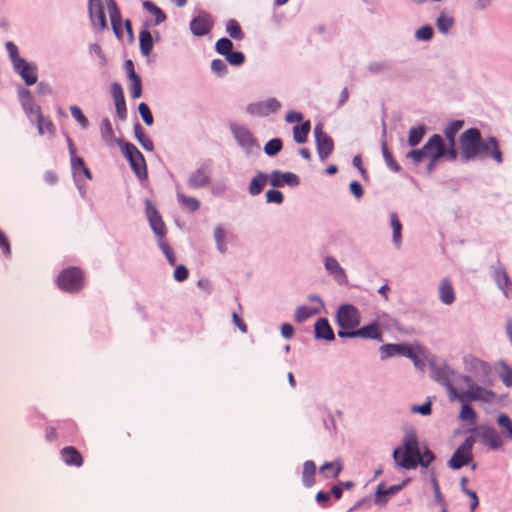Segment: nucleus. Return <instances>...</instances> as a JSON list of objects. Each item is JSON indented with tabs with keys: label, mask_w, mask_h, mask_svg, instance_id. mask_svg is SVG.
I'll return each instance as SVG.
<instances>
[{
	"label": "nucleus",
	"mask_w": 512,
	"mask_h": 512,
	"mask_svg": "<svg viewBox=\"0 0 512 512\" xmlns=\"http://www.w3.org/2000/svg\"><path fill=\"white\" fill-rule=\"evenodd\" d=\"M431 373L434 380L446 387L449 396L455 393V387L453 385L455 372L451 368L447 365H433L431 367Z\"/></svg>",
	"instance_id": "1a4fd4ad"
},
{
	"label": "nucleus",
	"mask_w": 512,
	"mask_h": 512,
	"mask_svg": "<svg viewBox=\"0 0 512 512\" xmlns=\"http://www.w3.org/2000/svg\"><path fill=\"white\" fill-rule=\"evenodd\" d=\"M62 460L68 466L81 467L83 465V457L80 452L73 446L64 447L60 451Z\"/></svg>",
	"instance_id": "412c9836"
},
{
	"label": "nucleus",
	"mask_w": 512,
	"mask_h": 512,
	"mask_svg": "<svg viewBox=\"0 0 512 512\" xmlns=\"http://www.w3.org/2000/svg\"><path fill=\"white\" fill-rule=\"evenodd\" d=\"M129 80L131 82L130 92H131L132 98H134V99L140 98L142 95V84H141L140 77L139 76L132 77Z\"/></svg>",
	"instance_id": "4d7b16f0"
},
{
	"label": "nucleus",
	"mask_w": 512,
	"mask_h": 512,
	"mask_svg": "<svg viewBox=\"0 0 512 512\" xmlns=\"http://www.w3.org/2000/svg\"><path fill=\"white\" fill-rule=\"evenodd\" d=\"M316 147L319 158L325 160L334 150V143L332 138L323 131L321 125H316L314 128Z\"/></svg>",
	"instance_id": "9d476101"
},
{
	"label": "nucleus",
	"mask_w": 512,
	"mask_h": 512,
	"mask_svg": "<svg viewBox=\"0 0 512 512\" xmlns=\"http://www.w3.org/2000/svg\"><path fill=\"white\" fill-rule=\"evenodd\" d=\"M382 358L393 356H412V347L409 344H385L381 347Z\"/></svg>",
	"instance_id": "f3484780"
},
{
	"label": "nucleus",
	"mask_w": 512,
	"mask_h": 512,
	"mask_svg": "<svg viewBox=\"0 0 512 512\" xmlns=\"http://www.w3.org/2000/svg\"><path fill=\"white\" fill-rule=\"evenodd\" d=\"M439 298L445 305H450L455 300V292L451 282L448 279H443L440 283Z\"/></svg>",
	"instance_id": "a878e982"
},
{
	"label": "nucleus",
	"mask_w": 512,
	"mask_h": 512,
	"mask_svg": "<svg viewBox=\"0 0 512 512\" xmlns=\"http://www.w3.org/2000/svg\"><path fill=\"white\" fill-rule=\"evenodd\" d=\"M88 8L92 23L100 29H104L106 27V16L102 0H89Z\"/></svg>",
	"instance_id": "2eb2a0df"
},
{
	"label": "nucleus",
	"mask_w": 512,
	"mask_h": 512,
	"mask_svg": "<svg viewBox=\"0 0 512 512\" xmlns=\"http://www.w3.org/2000/svg\"><path fill=\"white\" fill-rule=\"evenodd\" d=\"M100 133L102 140L111 145L114 141V131L111 125V122L108 118H104L100 124Z\"/></svg>",
	"instance_id": "c9c22d12"
},
{
	"label": "nucleus",
	"mask_w": 512,
	"mask_h": 512,
	"mask_svg": "<svg viewBox=\"0 0 512 512\" xmlns=\"http://www.w3.org/2000/svg\"><path fill=\"white\" fill-rule=\"evenodd\" d=\"M263 102L266 110V116H268L271 113L277 112L281 107V103L275 98H269L268 100Z\"/></svg>",
	"instance_id": "69168bd1"
},
{
	"label": "nucleus",
	"mask_w": 512,
	"mask_h": 512,
	"mask_svg": "<svg viewBox=\"0 0 512 512\" xmlns=\"http://www.w3.org/2000/svg\"><path fill=\"white\" fill-rule=\"evenodd\" d=\"M17 63L13 65L16 73L20 75L24 83L28 86L37 82V66L27 62L25 59H17Z\"/></svg>",
	"instance_id": "9b49d317"
},
{
	"label": "nucleus",
	"mask_w": 512,
	"mask_h": 512,
	"mask_svg": "<svg viewBox=\"0 0 512 512\" xmlns=\"http://www.w3.org/2000/svg\"><path fill=\"white\" fill-rule=\"evenodd\" d=\"M325 268L333 275V277L341 284L347 283V276L344 269L339 265L338 261L333 257L325 259Z\"/></svg>",
	"instance_id": "5701e85b"
},
{
	"label": "nucleus",
	"mask_w": 512,
	"mask_h": 512,
	"mask_svg": "<svg viewBox=\"0 0 512 512\" xmlns=\"http://www.w3.org/2000/svg\"><path fill=\"white\" fill-rule=\"evenodd\" d=\"M213 26V21L208 15L195 17L190 23V30L195 36L208 34Z\"/></svg>",
	"instance_id": "6ab92c4d"
},
{
	"label": "nucleus",
	"mask_w": 512,
	"mask_h": 512,
	"mask_svg": "<svg viewBox=\"0 0 512 512\" xmlns=\"http://www.w3.org/2000/svg\"><path fill=\"white\" fill-rule=\"evenodd\" d=\"M500 378L504 385L512 387V368L506 363L501 364Z\"/></svg>",
	"instance_id": "6e6d98bb"
},
{
	"label": "nucleus",
	"mask_w": 512,
	"mask_h": 512,
	"mask_svg": "<svg viewBox=\"0 0 512 512\" xmlns=\"http://www.w3.org/2000/svg\"><path fill=\"white\" fill-rule=\"evenodd\" d=\"M117 142L136 176L141 180L145 179L147 177V167L143 154L132 143Z\"/></svg>",
	"instance_id": "423d86ee"
},
{
	"label": "nucleus",
	"mask_w": 512,
	"mask_h": 512,
	"mask_svg": "<svg viewBox=\"0 0 512 512\" xmlns=\"http://www.w3.org/2000/svg\"><path fill=\"white\" fill-rule=\"evenodd\" d=\"M315 329V337L319 339L324 340H333L334 339V332L325 318H320L316 321L314 325Z\"/></svg>",
	"instance_id": "393cba45"
},
{
	"label": "nucleus",
	"mask_w": 512,
	"mask_h": 512,
	"mask_svg": "<svg viewBox=\"0 0 512 512\" xmlns=\"http://www.w3.org/2000/svg\"><path fill=\"white\" fill-rule=\"evenodd\" d=\"M459 379L466 384L467 389L458 390L455 388V393L451 394L449 397L451 401L458 400L461 402H466L468 400H488L490 395L488 390L474 383L468 376H459Z\"/></svg>",
	"instance_id": "39448f33"
},
{
	"label": "nucleus",
	"mask_w": 512,
	"mask_h": 512,
	"mask_svg": "<svg viewBox=\"0 0 512 512\" xmlns=\"http://www.w3.org/2000/svg\"><path fill=\"white\" fill-rule=\"evenodd\" d=\"M134 134L138 142L142 145L144 149L147 151H152L154 148L152 140L148 137V135L143 130L140 123H136L134 125Z\"/></svg>",
	"instance_id": "72a5a7b5"
},
{
	"label": "nucleus",
	"mask_w": 512,
	"mask_h": 512,
	"mask_svg": "<svg viewBox=\"0 0 512 512\" xmlns=\"http://www.w3.org/2000/svg\"><path fill=\"white\" fill-rule=\"evenodd\" d=\"M69 110L73 118L81 125L82 128L86 129L89 126L88 119L78 106L72 105L69 107Z\"/></svg>",
	"instance_id": "603ef678"
},
{
	"label": "nucleus",
	"mask_w": 512,
	"mask_h": 512,
	"mask_svg": "<svg viewBox=\"0 0 512 512\" xmlns=\"http://www.w3.org/2000/svg\"><path fill=\"white\" fill-rule=\"evenodd\" d=\"M143 6L149 13H151L155 17L157 23H161L166 19V15L164 14V12L153 2L145 1L143 3Z\"/></svg>",
	"instance_id": "c03bdc74"
},
{
	"label": "nucleus",
	"mask_w": 512,
	"mask_h": 512,
	"mask_svg": "<svg viewBox=\"0 0 512 512\" xmlns=\"http://www.w3.org/2000/svg\"><path fill=\"white\" fill-rule=\"evenodd\" d=\"M159 247L162 250V252L164 253L169 264L174 266L176 264V257L164 237H161L159 239Z\"/></svg>",
	"instance_id": "8fccbe9b"
},
{
	"label": "nucleus",
	"mask_w": 512,
	"mask_h": 512,
	"mask_svg": "<svg viewBox=\"0 0 512 512\" xmlns=\"http://www.w3.org/2000/svg\"><path fill=\"white\" fill-rule=\"evenodd\" d=\"M269 182L273 187H282L284 185L295 186L298 185V176L291 172H281L274 170L269 176Z\"/></svg>",
	"instance_id": "dca6fc26"
},
{
	"label": "nucleus",
	"mask_w": 512,
	"mask_h": 512,
	"mask_svg": "<svg viewBox=\"0 0 512 512\" xmlns=\"http://www.w3.org/2000/svg\"><path fill=\"white\" fill-rule=\"evenodd\" d=\"M226 59L227 61L231 64V65H234V66H239V65H242L245 61V56L242 52H239V51H236V52H233L231 51L227 56H226Z\"/></svg>",
	"instance_id": "052dcab7"
},
{
	"label": "nucleus",
	"mask_w": 512,
	"mask_h": 512,
	"mask_svg": "<svg viewBox=\"0 0 512 512\" xmlns=\"http://www.w3.org/2000/svg\"><path fill=\"white\" fill-rule=\"evenodd\" d=\"M283 199V194L279 190L271 189L266 192V200L269 203L281 204Z\"/></svg>",
	"instance_id": "e2e57ef3"
},
{
	"label": "nucleus",
	"mask_w": 512,
	"mask_h": 512,
	"mask_svg": "<svg viewBox=\"0 0 512 512\" xmlns=\"http://www.w3.org/2000/svg\"><path fill=\"white\" fill-rule=\"evenodd\" d=\"M446 154V145L439 134L432 135L421 149L411 150L407 157L411 158L415 164L428 159L427 171L431 173L438 161Z\"/></svg>",
	"instance_id": "f03ea898"
},
{
	"label": "nucleus",
	"mask_w": 512,
	"mask_h": 512,
	"mask_svg": "<svg viewBox=\"0 0 512 512\" xmlns=\"http://www.w3.org/2000/svg\"><path fill=\"white\" fill-rule=\"evenodd\" d=\"M495 280L498 286L505 292L509 291L512 287V283L510 281L509 276L505 272V270H497L495 272Z\"/></svg>",
	"instance_id": "37998d69"
},
{
	"label": "nucleus",
	"mask_w": 512,
	"mask_h": 512,
	"mask_svg": "<svg viewBox=\"0 0 512 512\" xmlns=\"http://www.w3.org/2000/svg\"><path fill=\"white\" fill-rule=\"evenodd\" d=\"M210 183V172L206 167H201L192 173L189 177L188 184L191 188L205 187Z\"/></svg>",
	"instance_id": "4be33fe9"
},
{
	"label": "nucleus",
	"mask_w": 512,
	"mask_h": 512,
	"mask_svg": "<svg viewBox=\"0 0 512 512\" xmlns=\"http://www.w3.org/2000/svg\"><path fill=\"white\" fill-rule=\"evenodd\" d=\"M406 484V481H404L400 485H393L388 488H385L383 484H379L377 486L376 492H375V498L374 502L377 505H384L388 501V497L396 494L398 491H400Z\"/></svg>",
	"instance_id": "aec40b11"
},
{
	"label": "nucleus",
	"mask_w": 512,
	"mask_h": 512,
	"mask_svg": "<svg viewBox=\"0 0 512 512\" xmlns=\"http://www.w3.org/2000/svg\"><path fill=\"white\" fill-rule=\"evenodd\" d=\"M282 150V141L279 138L269 140L264 146V152L268 156H275Z\"/></svg>",
	"instance_id": "de8ad7c7"
},
{
	"label": "nucleus",
	"mask_w": 512,
	"mask_h": 512,
	"mask_svg": "<svg viewBox=\"0 0 512 512\" xmlns=\"http://www.w3.org/2000/svg\"><path fill=\"white\" fill-rule=\"evenodd\" d=\"M464 122L462 120L452 121L445 129L444 135L448 140L450 146H455V137L457 133L463 128Z\"/></svg>",
	"instance_id": "473e14b6"
},
{
	"label": "nucleus",
	"mask_w": 512,
	"mask_h": 512,
	"mask_svg": "<svg viewBox=\"0 0 512 512\" xmlns=\"http://www.w3.org/2000/svg\"><path fill=\"white\" fill-rule=\"evenodd\" d=\"M461 411L459 414V418L462 421H468L470 424H475L477 421V415L473 408L467 404L466 402H462Z\"/></svg>",
	"instance_id": "a19ab883"
},
{
	"label": "nucleus",
	"mask_w": 512,
	"mask_h": 512,
	"mask_svg": "<svg viewBox=\"0 0 512 512\" xmlns=\"http://www.w3.org/2000/svg\"><path fill=\"white\" fill-rule=\"evenodd\" d=\"M432 484H433V490H434L436 501L442 508L441 512H447V509H446L445 503H444V498H443V495L441 494L440 487H439V484H438V481L436 478L432 479Z\"/></svg>",
	"instance_id": "0e129e2a"
},
{
	"label": "nucleus",
	"mask_w": 512,
	"mask_h": 512,
	"mask_svg": "<svg viewBox=\"0 0 512 512\" xmlns=\"http://www.w3.org/2000/svg\"><path fill=\"white\" fill-rule=\"evenodd\" d=\"M177 199L181 203V205L190 212H195L200 207V203L195 197L186 196L184 193L180 191H177Z\"/></svg>",
	"instance_id": "e433bc0d"
},
{
	"label": "nucleus",
	"mask_w": 512,
	"mask_h": 512,
	"mask_svg": "<svg viewBox=\"0 0 512 512\" xmlns=\"http://www.w3.org/2000/svg\"><path fill=\"white\" fill-rule=\"evenodd\" d=\"M226 32L231 38L235 40H242L244 38V33L241 29V26L235 19L228 20L226 24Z\"/></svg>",
	"instance_id": "ea45409f"
},
{
	"label": "nucleus",
	"mask_w": 512,
	"mask_h": 512,
	"mask_svg": "<svg viewBox=\"0 0 512 512\" xmlns=\"http://www.w3.org/2000/svg\"><path fill=\"white\" fill-rule=\"evenodd\" d=\"M454 20L452 17H449L445 14H441L436 21V26L438 30L442 33H447L450 28L453 26Z\"/></svg>",
	"instance_id": "09e8293b"
},
{
	"label": "nucleus",
	"mask_w": 512,
	"mask_h": 512,
	"mask_svg": "<svg viewBox=\"0 0 512 512\" xmlns=\"http://www.w3.org/2000/svg\"><path fill=\"white\" fill-rule=\"evenodd\" d=\"M138 111H139V114H140L142 120L144 121V123L146 125L150 126L153 124V122H154L153 115L151 113L149 106L146 103H144V102L140 103L138 106Z\"/></svg>",
	"instance_id": "5fc2aeb1"
},
{
	"label": "nucleus",
	"mask_w": 512,
	"mask_h": 512,
	"mask_svg": "<svg viewBox=\"0 0 512 512\" xmlns=\"http://www.w3.org/2000/svg\"><path fill=\"white\" fill-rule=\"evenodd\" d=\"M37 130L40 135L49 134L51 137L55 136V126L49 117H44L43 114L35 120Z\"/></svg>",
	"instance_id": "c756f323"
},
{
	"label": "nucleus",
	"mask_w": 512,
	"mask_h": 512,
	"mask_svg": "<svg viewBox=\"0 0 512 512\" xmlns=\"http://www.w3.org/2000/svg\"><path fill=\"white\" fill-rule=\"evenodd\" d=\"M267 177L266 175L259 173L256 177L252 179L249 184V193L251 195H258L262 192L264 186L266 185Z\"/></svg>",
	"instance_id": "58836bf2"
},
{
	"label": "nucleus",
	"mask_w": 512,
	"mask_h": 512,
	"mask_svg": "<svg viewBox=\"0 0 512 512\" xmlns=\"http://www.w3.org/2000/svg\"><path fill=\"white\" fill-rule=\"evenodd\" d=\"M434 459L435 457L433 452L430 449L425 448V450L422 453L421 451H419L417 466L420 465L426 468L434 461Z\"/></svg>",
	"instance_id": "864d4df0"
},
{
	"label": "nucleus",
	"mask_w": 512,
	"mask_h": 512,
	"mask_svg": "<svg viewBox=\"0 0 512 512\" xmlns=\"http://www.w3.org/2000/svg\"><path fill=\"white\" fill-rule=\"evenodd\" d=\"M419 451V442L416 434L408 432L404 435L403 446L394 449L393 458L399 467L407 470L415 469L417 467Z\"/></svg>",
	"instance_id": "7ed1b4c3"
},
{
	"label": "nucleus",
	"mask_w": 512,
	"mask_h": 512,
	"mask_svg": "<svg viewBox=\"0 0 512 512\" xmlns=\"http://www.w3.org/2000/svg\"><path fill=\"white\" fill-rule=\"evenodd\" d=\"M22 108L32 122L42 115L41 107L33 101L29 91H26V98L22 100Z\"/></svg>",
	"instance_id": "b1692460"
},
{
	"label": "nucleus",
	"mask_w": 512,
	"mask_h": 512,
	"mask_svg": "<svg viewBox=\"0 0 512 512\" xmlns=\"http://www.w3.org/2000/svg\"><path fill=\"white\" fill-rule=\"evenodd\" d=\"M343 465L340 460H335L333 462H325L320 467V473L325 477H329V473L332 474L333 478H338L340 472L342 471Z\"/></svg>",
	"instance_id": "7c9ffc66"
},
{
	"label": "nucleus",
	"mask_w": 512,
	"mask_h": 512,
	"mask_svg": "<svg viewBox=\"0 0 512 512\" xmlns=\"http://www.w3.org/2000/svg\"><path fill=\"white\" fill-rule=\"evenodd\" d=\"M84 272L78 267H69L61 271L57 278L58 287L69 293L80 291L84 287Z\"/></svg>",
	"instance_id": "20e7f679"
},
{
	"label": "nucleus",
	"mask_w": 512,
	"mask_h": 512,
	"mask_svg": "<svg viewBox=\"0 0 512 512\" xmlns=\"http://www.w3.org/2000/svg\"><path fill=\"white\" fill-rule=\"evenodd\" d=\"M247 112L250 113L251 115H255V116H266L264 102L260 101V102H255V103L249 104L247 106Z\"/></svg>",
	"instance_id": "13d9d810"
},
{
	"label": "nucleus",
	"mask_w": 512,
	"mask_h": 512,
	"mask_svg": "<svg viewBox=\"0 0 512 512\" xmlns=\"http://www.w3.org/2000/svg\"><path fill=\"white\" fill-rule=\"evenodd\" d=\"M459 142L462 157L466 161L489 154L497 163L500 164L503 161L496 138L489 137L484 142L477 128H470L463 132Z\"/></svg>",
	"instance_id": "f257e3e1"
},
{
	"label": "nucleus",
	"mask_w": 512,
	"mask_h": 512,
	"mask_svg": "<svg viewBox=\"0 0 512 512\" xmlns=\"http://www.w3.org/2000/svg\"><path fill=\"white\" fill-rule=\"evenodd\" d=\"M391 227L393 231V242L396 246L401 244V232H402V224L399 220V217L396 213H391L390 215Z\"/></svg>",
	"instance_id": "4c0bfd02"
},
{
	"label": "nucleus",
	"mask_w": 512,
	"mask_h": 512,
	"mask_svg": "<svg viewBox=\"0 0 512 512\" xmlns=\"http://www.w3.org/2000/svg\"><path fill=\"white\" fill-rule=\"evenodd\" d=\"M318 313H319L318 308L300 306V307H298V309L296 311L295 319L297 322L301 323V322H304L305 320H307L308 318H310L311 316L316 315Z\"/></svg>",
	"instance_id": "79ce46f5"
},
{
	"label": "nucleus",
	"mask_w": 512,
	"mask_h": 512,
	"mask_svg": "<svg viewBox=\"0 0 512 512\" xmlns=\"http://www.w3.org/2000/svg\"><path fill=\"white\" fill-rule=\"evenodd\" d=\"M214 239L217 244V248L221 253L226 252L227 246H226V232L221 226H217L214 230Z\"/></svg>",
	"instance_id": "49530a36"
},
{
	"label": "nucleus",
	"mask_w": 512,
	"mask_h": 512,
	"mask_svg": "<svg viewBox=\"0 0 512 512\" xmlns=\"http://www.w3.org/2000/svg\"><path fill=\"white\" fill-rule=\"evenodd\" d=\"M146 215L154 233L160 238L165 237L167 231L165 223L157 208L149 200L146 201Z\"/></svg>",
	"instance_id": "f8f14e48"
},
{
	"label": "nucleus",
	"mask_w": 512,
	"mask_h": 512,
	"mask_svg": "<svg viewBox=\"0 0 512 512\" xmlns=\"http://www.w3.org/2000/svg\"><path fill=\"white\" fill-rule=\"evenodd\" d=\"M473 443L474 439L469 437L456 449L448 462L450 468L457 470L470 462Z\"/></svg>",
	"instance_id": "6e6552de"
},
{
	"label": "nucleus",
	"mask_w": 512,
	"mask_h": 512,
	"mask_svg": "<svg viewBox=\"0 0 512 512\" xmlns=\"http://www.w3.org/2000/svg\"><path fill=\"white\" fill-rule=\"evenodd\" d=\"M316 465L313 461L307 460L303 464L302 482L305 487H312L315 483Z\"/></svg>",
	"instance_id": "bb28decb"
},
{
	"label": "nucleus",
	"mask_w": 512,
	"mask_h": 512,
	"mask_svg": "<svg viewBox=\"0 0 512 512\" xmlns=\"http://www.w3.org/2000/svg\"><path fill=\"white\" fill-rule=\"evenodd\" d=\"M476 433L480 440L490 449H498L502 446L503 441L499 433L492 427L480 425Z\"/></svg>",
	"instance_id": "4468645a"
},
{
	"label": "nucleus",
	"mask_w": 512,
	"mask_h": 512,
	"mask_svg": "<svg viewBox=\"0 0 512 512\" xmlns=\"http://www.w3.org/2000/svg\"><path fill=\"white\" fill-rule=\"evenodd\" d=\"M111 93H112V96L114 99L118 117L121 120L126 119L127 109H126L125 97H124V93H123V89H122L121 85L117 82H114L111 85Z\"/></svg>",
	"instance_id": "a211bd4d"
},
{
	"label": "nucleus",
	"mask_w": 512,
	"mask_h": 512,
	"mask_svg": "<svg viewBox=\"0 0 512 512\" xmlns=\"http://www.w3.org/2000/svg\"><path fill=\"white\" fill-rule=\"evenodd\" d=\"M108 12L113 30L118 35L121 26V13L114 0H108Z\"/></svg>",
	"instance_id": "cd10ccee"
},
{
	"label": "nucleus",
	"mask_w": 512,
	"mask_h": 512,
	"mask_svg": "<svg viewBox=\"0 0 512 512\" xmlns=\"http://www.w3.org/2000/svg\"><path fill=\"white\" fill-rule=\"evenodd\" d=\"M311 124L307 120L302 122L300 125H296L293 128V139L296 143L302 144L307 141L308 134L310 132Z\"/></svg>",
	"instance_id": "c85d7f7f"
},
{
	"label": "nucleus",
	"mask_w": 512,
	"mask_h": 512,
	"mask_svg": "<svg viewBox=\"0 0 512 512\" xmlns=\"http://www.w3.org/2000/svg\"><path fill=\"white\" fill-rule=\"evenodd\" d=\"M338 336L341 338H369V339H381V332L379 330V325L377 323H372L366 325L360 329H355L354 331H338Z\"/></svg>",
	"instance_id": "ddd939ff"
},
{
	"label": "nucleus",
	"mask_w": 512,
	"mask_h": 512,
	"mask_svg": "<svg viewBox=\"0 0 512 512\" xmlns=\"http://www.w3.org/2000/svg\"><path fill=\"white\" fill-rule=\"evenodd\" d=\"M139 45L142 55L148 56L153 49V40L148 30H142L139 34Z\"/></svg>",
	"instance_id": "f704fd0d"
},
{
	"label": "nucleus",
	"mask_w": 512,
	"mask_h": 512,
	"mask_svg": "<svg viewBox=\"0 0 512 512\" xmlns=\"http://www.w3.org/2000/svg\"><path fill=\"white\" fill-rule=\"evenodd\" d=\"M211 69L213 72L221 75L227 72V66L221 59H214L211 63Z\"/></svg>",
	"instance_id": "774afa93"
},
{
	"label": "nucleus",
	"mask_w": 512,
	"mask_h": 512,
	"mask_svg": "<svg viewBox=\"0 0 512 512\" xmlns=\"http://www.w3.org/2000/svg\"><path fill=\"white\" fill-rule=\"evenodd\" d=\"M382 154L387 166L394 172H398L400 170V166L394 159L392 153L389 151L387 144L382 143Z\"/></svg>",
	"instance_id": "a18cd8bd"
},
{
	"label": "nucleus",
	"mask_w": 512,
	"mask_h": 512,
	"mask_svg": "<svg viewBox=\"0 0 512 512\" xmlns=\"http://www.w3.org/2000/svg\"><path fill=\"white\" fill-rule=\"evenodd\" d=\"M498 425L507 431L508 436L512 439V420L506 414H501L497 418Z\"/></svg>",
	"instance_id": "bf43d9fd"
},
{
	"label": "nucleus",
	"mask_w": 512,
	"mask_h": 512,
	"mask_svg": "<svg viewBox=\"0 0 512 512\" xmlns=\"http://www.w3.org/2000/svg\"><path fill=\"white\" fill-rule=\"evenodd\" d=\"M216 51L224 56H227L233 49V43L228 38H221L216 42Z\"/></svg>",
	"instance_id": "3c124183"
},
{
	"label": "nucleus",
	"mask_w": 512,
	"mask_h": 512,
	"mask_svg": "<svg viewBox=\"0 0 512 512\" xmlns=\"http://www.w3.org/2000/svg\"><path fill=\"white\" fill-rule=\"evenodd\" d=\"M426 134V126L421 124L416 127H412L408 133V144L411 147L417 146Z\"/></svg>",
	"instance_id": "2f4dec72"
},
{
	"label": "nucleus",
	"mask_w": 512,
	"mask_h": 512,
	"mask_svg": "<svg viewBox=\"0 0 512 512\" xmlns=\"http://www.w3.org/2000/svg\"><path fill=\"white\" fill-rule=\"evenodd\" d=\"M432 36H433V29L429 25L420 27L416 31V38L419 40L428 41L432 38Z\"/></svg>",
	"instance_id": "680f3d73"
},
{
	"label": "nucleus",
	"mask_w": 512,
	"mask_h": 512,
	"mask_svg": "<svg viewBox=\"0 0 512 512\" xmlns=\"http://www.w3.org/2000/svg\"><path fill=\"white\" fill-rule=\"evenodd\" d=\"M337 323L342 331H354L360 323V314L352 305H342L337 311Z\"/></svg>",
	"instance_id": "0eeeda50"
},
{
	"label": "nucleus",
	"mask_w": 512,
	"mask_h": 512,
	"mask_svg": "<svg viewBox=\"0 0 512 512\" xmlns=\"http://www.w3.org/2000/svg\"><path fill=\"white\" fill-rule=\"evenodd\" d=\"M189 272L188 269L184 265L176 266L174 270V279L178 282H183L188 278Z\"/></svg>",
	"instance_id": "338daca9"
}]
</instances>
